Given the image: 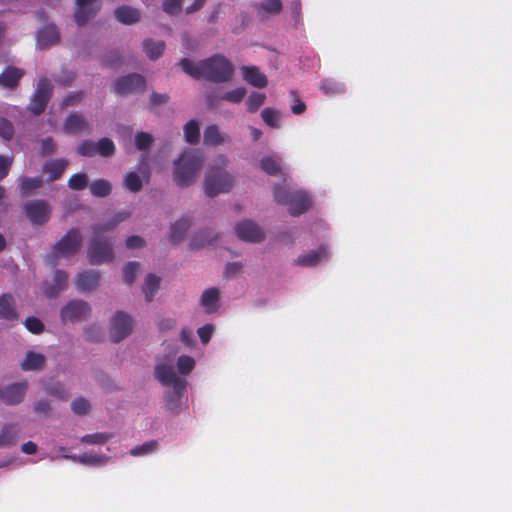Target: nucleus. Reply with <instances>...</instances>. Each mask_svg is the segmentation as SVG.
Segmentation results:
<instances>
[{
	"label": "nucleus",
	"mask_w": 512,
	"mask_h": 512,
	"mask_svg": "<svg viewBox=\"0 0 512 512\" xmlns=\"http://www.w3.org/2000/svg\"><path fill=\"white\" fill-rule=\"evenodd\" d=\"M257 13L264 18L270 15H277L282 11L281 0H261L256 5Z\"/></svg>",
	"instance_id": "31"
},
{
	"label": "nucleus",
	"mask_w": 512,
	"mask_h": 512,
	"mask_svg": "<svg viewBox=\"0 0 512 512\" xmlns=\"http://www.w3.org/2000/svg\"><path fill=\"white\" fill-rule=\"evenodd\" d=\"M246 88L238 87L228 91L221 96V99L230 103H240L246 95Z\"/></svg>",
	"instance_id": "53"
},
{
	"label": "nucleus",
	"mask_w": 512,
	"mask_h": 512,
	"mask_svg": "<svg viewBox=\"0 0 512 512\" xmlns=\"http://www.w3.org/2000/svg\"><path fill=\"white\" fill-rule=\"evenodd\" d=\"M158 448V442L155 440L146 442L142 445L136 446L131 449L130 454L133 456H146L155 452Z\"/></svg>",
	"instance_id": "45"
},
{
	"label": "nucleus",
	"mask_w": 512,
	"mask_h": 512,
	"mask_svg": "<svg viewBox=\"0 0 512 512\" xmlns=\"http://www.w3.org/2000/svg\"><path fill=\"white\" fill-rule=\"evenodd\" d=\"M216 237L212 235V232L210 231H202L199 236L195 237L192 242L191 246L194 248H199L204 245H211L215 242Z\"/></svg>",
	"instance_id": "54"
},
{
	"label": "nucleus",
	"mask_w": 512,
	"mask_h": 512,
	"mask_svg": "<svg viewBox=\"0 0 512 512\" xmlns=\"http://www.w3.org/2000/svg\"><path fill=\"white\" fill-rule=\"evenodd\" d=\"M15 134L14 125L4 117H0V137L5 141L13 139Z\"/></svg>",
	"instance_id": "49"
},
{
	"label": "nucleus",
	"mask_w": 512,
	"mask_h": 512,
	"mask_svg": "<svg viewBox=\"0 0 512 512\" xmlns=\"http://www.w3.org/2000/svg\"><path fill=\"white\" fill-rule=\"evenodd\" d=\"M91 312L90 305L83 300L69 301L60 312L63 323L84 320Z\"/></svg>",
	"instance_id": "11"
},
{
	"label": "nucleus",
	"mask_w": 512,
	"mask_h": 512,
	"mask_svg": "<svg viewBox=\"0 0 512 512\" xmlns=\"http://www.w3.org/2000/svg\"><path fill=\"white\" fill-rule=\"evenodd\" d=\"M18 429L15 423H6L0 432V448L12 447L17 444Z\"/></svg>",
	"instance_id": "27"
},
{
	"label": "nucleus",
	"mask_w": 512,
	"mask_h": 512,
	"mask_svg": "<svg viewBox=\"0 0 512 512\" xmlns=\"http://www.w3.org/2000/svg\"><path fill=\"white\" fill-rule=\"evenodd\" d=\"M130 217V212L122 210L117 212L113 217L104 223H98L92 226L93 234H102L107 231L113 230L119 223L123 222Z\"/></svg>",
	"instance_id": "25"
},
{
	"label": "nucleus",
	"mask_w": 512,
	"mask_h": 512,
	"mask_svg": "<svg viewBox=\"0 0 512 512\" xmlns=\"http://www.w3.org/2000/svg\"><path fill=\"white\" fill-rule=\"evenodd\" d=\"M184 136L187 142L195 144L199 141L200 130L197 121L190 120L184 126Z\"/></svg>",
	"instance_id": "41"
},
{
	"label": "nucleus",
	"mask_w": 512,
	"mask_h": 512,
	"mask_svg": "<svg viewBox=\"0 0 512 512\" xmlns=\"http://www.w3.org/2000/svg\"><path fill=\"white\" fill-rule=\"evenodd\" d=\"M274 199L277 203L287 205L292 216L305 213L312 205V198L304 190L288 189L285 185L274 187Z\"/></svg>",
	"instance_id": "4"
},
{
	"label": "nucleus",
	"mask_w": 512,
	"mask_h": 512,
	"mask_svg": "<svg viewBox=\"0 0 512 512\" xmlns=\"http://www.w3.org/2000/svg\"><path fill=\"white\" fill-rule=\"evenodd\" d=\"M44 180L42 176H20L17 179V188L21 197L26 198L36 194V192L42 188Z\"/></svg>",
	"instance_id": "18"
},
{
	"label": "nucleus",
	"mask_w": 512,
	"mask_h": 512,
	"mask_svg": "<svg viewBox=\"0 0 512 512\" xmlns=\"http://www.w3.org/2000/svg\"><path fill=\"white\" fill-rule=\"evenodd\" d=\"M68 274L63 270H57L54 273L53 284H45L44 294L48 298H55L61 291L67 288Z\"/></svg>",
	"instance_id": "23"
},
{
	"label": "nucleus",
	"mask_w": 512,
	"mask_h": 512,
	"mask_svg": "<svg viewBox=\"0 0 512 512\" xmlns=\"http://www.w3.org/2000/svg\"><path fill=\"white\" fill-rule=\"evenodd\" d=\"M233 187V177L223 168L212 167L207 172L204 181L205 194L215 197L221 193H228Z\"/></svg>",
	"instance_id": "6"
},
{
	"label": "nucleus",
	"mask_w": 512,
	"mask_h": 512,
	"mask_svg": "<svg viewBox=\"0 0 512 512\" xmlns=\"http://www.w3.org/2000/svg\"><path fill=\"white\" fill-rule=\"evenodd\" d=\"M96 146L97 142L85 140L78 146V153L85 157H92L97 154Z\"/></svg>",
	"instance_id": "56"
},
{
	"label": "nucleus",
	"mask_w": 512,
	"mask_h": 512,
	"mask_svg": "<svg viewBox=\"0 0 512 512\" xmlns=\"http://www.w3.org/2000/svg\"><path fill=\"white\" fill-rule=\"evenodd\" d=\"M181 42L183 48L188 51H195L199 46L198 40L188 32L182 33Z\"/></svg>",
	"instance_id": "60"
},
{
	"label": "nucleus",
	"mask_w": 512,
	"mask_h": 512,
	"mask_svg": "<svg viewBox=\"0 0 512 512\" xmlns=\"http://www.w3.org/2000/svg\"><path fill=\"white\" fill-rule=\"evenodd\" d=\"M115 17L119 22L131 25L140 20L141 13L136 8L124 5L115 10Z\"/></svg>",
	"instance_id": "29"
},
{
	"label": "nucleus",
	"mask_w": 512,
	"mask_h": 512,
	"mask_svg": "<svg viewBox=\"0 0 512 512\" xmlns=\"http://www.w3.org/2000/svg\"><path fill=\"white\" fill-rule=\"evenodd\" d=\"M266 96L264 93L253 92L248 97L246 104L249 112H256L259 107L265 102Z\"/></svg>",
	"instance_id": "48"
},
{
	"label": "nucleus",
	"mask_w": 512,
	"mask_h": 512,
	"mask_svg": "<svg viewBox=\"0 0 512 512\" xmlns=\"http://www.w3.org/2000/svg\"><path fill=\"white\" fill-rule=\"evenodd\" d=\"M12 163V156L0 155V181H2L9 174Z\"/></svg>",
	"instance_id": "62"
},
{
	"label": "nucleus",
	"mask_w": 512,
	"mask_h": 512,
	"mask_svg": "<svg viewBox=\"0 0 512 512\" xmlns=\"http://www.w3.org/2000/svg\"><path fill=\"white\" fill-rule=\"evenodd\" d=\"M237 236L244 241L258 243L264 240V230L252 220H243L235 226Z\"/></svg>",
	"instance_id": "14"
},
{
	"label": "nucleus",
	"mask_w": 512,
	"mask_h": 512,
	"mask_svg": "<svg viewBox=\"0 0 512 512\" xmlns=\"http://www.w3.org/2000/svg\"><path fill=\"white\" fill-rule=\"evenodd\" d=\"M144 88L145 79L136 73L123 76L114 84V91L120 95L143 91Z\"/></svg>",
	"instance_id": "15"
},
{
	"label": "nucleus",
	"mask_w": 512,
	"mask_h": 512,
	"mask_svg": "<svg viewBox=\"0 0 512 512\" xmlns=\"http://www.w3.org/2000/svg\"><path fill=\"white\" fill-rule=\"evenodd\" d=\"M178 65L193 78H203L214 83L228 82L233 75V66L230 61L221 54L194 62L188 58H182Z\"/></svg>",
	"instance_id": "1"
},
{
	"label": "nucleus",
	"mask_w": 512,
	"mask_h": 512,
	"mask_svg": "<svg viewBox=\"0 0 512 512\" xmlns=\"http://www.w3.org/2000/svg\"><path fill=\"white\" fill-rule=\"evenodd\" d=\"M225 135H223L216 125L208 126L204 131V143L210 146H217L225 141Z\"/></svg>",
	"instance_id": "37"
},
{
	"label": "nucleus",
	"mask_w": 512,
	"mask_h": 512,
	"mask_svg": "<svg viewBox=\"0 0 512 512\" xmlns=\"http://www.w3.org/2000/svg\"><path fill=\"white\" fill-rule=\"evenodd\" d=\"M177 370L182 375L189 374L195 367V360L187 355H182L177 360Z\"/></svg>",
	"instance_id": "46"
},
{
	"label": "nucleus",
	"mask_w": 512,
	"mask_h": 512,
	"mask_svg": "<svg viewBox=\"0 0 512 512\" xmlns=\"http://www.w3.org/2000/svg\"><path fill=\"white\" fill-rule=\"evenodd\" d=\"M155 378L164 386H170L171 391L165 394L166 409L172 414L181 413L185 405L187 381L176 375L173 359L159 360L155 366Z\"/></svg>",
	"instance_id": "2"
},
{
	"label": "nucleus",
	"mask_w": 512,
	"mask_h": 512,
	"mask_svg": "<svg viewBox=\"0 0 512 512\" xmlns=\"http://www.w3.org/2000/svg\"><path fill=\"white\" fill-rule=\"evenodd\" d=\"M59 32L54 25H47L37 33V46L47 49L59 41Z\"/></svg>",
	"instance_id": "24"
},
{
	"label": "nucleus",
	"mask_w": 512,
	"mask_h": 512,
	"mask_svg": "<svg viewBox=\"0 0 512 512\" xmlns=\"http://www.w3.org/2000/svg\"><path fill=\"white\" fill-rule=\"evenodd\" d=\"M88 257L93 265L112 261L114 252L110 240L102 234H94L89 243Z\"/></svg>",
	"instance_id": "8"
},
{
	"label": "nucleus",
	"mask_w": 512,
	"mask_h": 512,
	"mask_svg": "<svg viewBox=\"0 0 512 512\" xmlns=\"http://www.w3.org/2000/svg\"><path fill=\"white\" fill-rule=\"evenodd\" d=\"M26 218L34 226H44L52 216L53 208L47 200L30 199L22 205Z\"/></svg>",
	"instance_id": "7"
},
{
	"label": "nucleus",
	"mask_w": 512,
	"mask_h": 512,
	"mask_svg": "<svg viewBox=\"0 0 512 512\" xmlns=\"http://www.w3.org/2000/svg\"><path fill=\"white\" fill-rule=\"evenodd\" d=\"M68 163V160L65 158L47 160L42 166V172L48 175L46 182H53L61 178Z\"/></svg>",
	"instance_id": "21"
},
{
	"label": "nucleus",
	"mask_w": 512,
	"mask_h": 512,
	"mask_svg": "<svg viewBox=\"0 0 512 512\" xmlns=\"http://www.w3.org/2000/svg\"><path fill=\"white\" fill-rule=\"evenodd\" d=\"M242 269V264L240 262H231L228 263L225 267L224 276L226 278L235 277Z\"/></svg>",
	"instance_id": "64"
},
{
	"label": "nucleus",
	"mask_w": 512,
	"mask_h": 512,
	"mask_svg": "<svg viewBox=\"0 0 512 512\" xmlns=\"http://www.w3.org/2000/svg\"><path fill=\"white\" fill-rule=\"evenodd\" d=\"M213 332L214 326L212 324H205L204 326L198 328L197 333L202 344L206 345L210 341Z\"/></svg>",
	"instance_id": "63"
},
{
	"label": "nucleus",
	"mask_w": 512,
	"mask_h": 512,
	"mask_svg": "<svg viewBox=\"0 0 512 512\" xmlns=\"http://www.w3.org/2000/svg\"><path fill=\"white\" fill-rule=\"evenodd\" d=\"M112 186L109 181L98 179L90 184V191L95 197H106L111 193Z\"/></svg>",
	"instance_id": "39"
},
{
	"label": "nucleus",
	"mask_w": 512,
	"mask_h": 512,
	"mask_svg": "<svg viewBox=\"0 0 512 512\" xmlns=\"http://www.w3.org/2000/svg\"><path fill=\"white\" fill-rule=\"evenodd\" d=\"M82 244V235L78 229H70L54 246L52 251L46 255L45 261L50 266L58 265L59 258L75 255Z\"/></svg>",
	"instance_id": "5"
},
{
	"label": "nucleus",
	"mask_w": 512,
	"mask_h": 512,
	"mask_svg": "<svg viewBox=\"0 0 512 512\" xmlns=\"http://www.w3.org/2000/svg\"><path fill=\"white\" fill-rule=\"evenodd\" d=\"M0 318L9 321L18 318L15 301L11 294H3L0 297Z\"/></svg>",
	"instance_id": "28"
},
{
	"label": "nucleus",
	"mask_w": 512,
	"mask_h": 512,
	"mask_svg": "<svg viewBox=\"0 0 512 512\" xmlns=\"http://www.w3.org/2000/svg\"><path fill=\"white\" fill-rule=\"evenodd\" d=\"M243 78L250 85L263 88L267 85L266 76L259 71V69L255 66H243L242 67Z\"/></svg>",
	"instance_id": "26"
},
{
	"label": "nucleus",
	"mask_w": 512,
	"mask_h": 512,
	"mask_svg": "<svg viewBox=\"0 0 512 512\" xmlns=\"http://www.w3.org/2000/svg\"><path fill=\"white\" fill-rule=\"evenodd\" d=\"M160 278L154 274L147 275L144 285L142 287L145 299L147 302H151L159 289Z\"/></svg>",
	"instance_id": "38"
},
{
	"label": "nucleus",
	"mask_w": 512,
	"mask_h": 512,
	"mask_svg": "<svg viewBox=\"0 0 512 512\" xmlns=\"http://www.w3.org/2000/svg\"><path fill=\"white\" fill-rule=\"evenodd\" d=\"M125 187L131 192H139L142 189V180L137 172H129L124 178Z\"/></svg>",
	"instance_id": "44"
},
{
	"label": "nucleus",
	"mask_w": 512,
	"mask_h": 512,
	"mask_svg": "<svg viewBox=\"0 0 512 512\" xmlns=\"http://www.w3.org/2000/svg\"><path fill=\"white\" fill-rule=\"evenodd\" d=\"M97 154L108 157L114 154L115 146L111 139L102 138L97 142Z\"/></svg>",
	"instance_id": "52"
},
{
	"label": "nucleus",
	"mask_w": 512,
	"mask_h": 512,
	"mask_svg": "<svg viewBox=\"0 0 512 512\" xmlns=\"http://www.w3.org/2000/svg\"><path fill=\"white\" fill-rule=\"evenodd\" d=\"M100 277V272L97 270L82 271L77 275L76 287L81 292H90L98 287Z\"/></svg>",
	"instance_id": "19"
},
{
	"label": "nucleus",
	"mask_w": 512,
	"mask_h": 512,
	"mask_svg": "<svg viewBox=\"0 0 512 512\" xmlns=\"http://www.w3.org/2000/svg\"><path fill=\"white\" fill-rule=\"evenodd\" d=\"M64 131L69 134H78L81 132L90 133L91 126L82 114L74 112L66 118Z\"/></svg>",
	"instance_id": "20"
},
{
	"label": "nucleus",
	"mask_w": 512,
	"mask_h": 512,
	"mask_svg": "<svg viewBox=\"0 0 512 512\" xmlns=\"http://www.w3.org/2000/svg\"><path fill=\"white\" fill-rule=\"evenodd\" d=\"M260 166L267 174H281V159L276 154L264 157L260 162Z\"/></svg>",
	"instance_id": "36"
},
{
	"label": "nucleus",
	"mask_w": 512,
	"mask_h": 512,
	"mask_svg": "<svg viewBox=\"0 0 512 512\" xmlns=\"http://www.w3.org/2000/svg\"><path fill=\"white\" fill-rule=\"evenodd\" d=\"M24 325L26 329L33 334H40L44 330V324L36 317L31 316L26 318Z\"/></svg>",
	"instance_id": "58"
},
{
	"label": "nucleus",
	"mask_w": 512,
	"mask_h": 512,
	"mask_svg": "<svg viewBox=\"0 0 512 512\" xmlns=\"http://www.w3.org/2000/svg\"><path fill=\"white\" fill-rule=\"evenodd\" d=\"M42 156H50L56 152L57 143L52 137H45L40 141Z\"/></svg>",
	"instance_id": "57"
},
{
	"label": "nucleus",
	"mask_w": 512,
	"mask_h": 512,
	"mask_svg": "<svg viewBox=\"0 0 512 512\" xmlns=\"http://www.w3.org/2000/svg\"><path fill=\"white\" fill-rule=\"evenodd\" d=\"M52 90L51 82L47 78H41L28 109L35 115L43 113L52 95Z\"/></svg>",
	"instance_id": "10"
},
{
	"label": "nucleus",
	"mask_w": 512,
	"mask_h": 512,
	"mask_svg": "<svg viewBox=\"0 0 512 512\" xmlns=\"http://www.w3.org/2000/svg\"><path fill=\"white\" fill-rule=\"evenodd\" d=\"M320 90L325 95L336 96L345 93L346 86L344 83L334 79H325L320 84Z\"/></svg>",
	"instance_id": "35"
},
{
	"label": "nucleus",
	"mask_w": 512,
	"mask_h": 512,
	"mask_svg": "<svg viewBox=\"0 0 512 512\" xmlns=\"http://www.w3.org/2000/svg\"><path fill=\"white\" fill-rule=\"evenodd\" d=\"M184 0H164L163 11L170 15H176L181 11Z\"/></svg>",
	"instance_id": "59"
},
{
	"label": "nucleus",
	"mask_w": 512,
	"mask_h": 512,
	"mask_svg": "<svg viewBox=\"0 0 512 512\" xmlns=\"http://www.w3.org/2000/svg\"><path fill=\"white\" fill-rule=\"evenodd\" d=\"M75 21L79 26L93 18L100 8V0H76Z\"/></svg>",
	"instance_id": "16"
},
{
	"label": "nucleus",
	"mask_w": 512,
	"mask_h": 512,
	"mask_svg": "<svg viewBox=\"0 0 512 512\" xmlns=\"http://www.w3.org/2000/svg\"><path fill=\"white\" fill-rule=\"evenodd\" d=\"M263 121L271 128L280 127V113L272 108H265L261 112Z\"/></svg>",
	"instance_id": "43"
},
{
	"label": "nucleus",
	"mask_w": 512,
	"mask_h": 512,
	"mask_svg": "<svg viewBox=\"0 0 512 512\" xmlns=\"http://www.w3.org/2000/svg\"><path fill=\"white\" fill-rule=\"evenodd\" d=\"M83 98V92L77 91V92H71L68 94L61 102V107H69V106H76L78 105Z\"/></svg>",
	"instance_id": "61"
},
{
	"label": "nucleus",
	"mask_w": 512,
	"mask_h": 512,
	"mask_svg": "<svg viewBox=\"0 0 512 512\" xmlns=\"http://www.w3.org/2000/svg\"><path fill=\"white\" fill-rule=\"evenodd\" d=\"M140 264L136 261L127 263L123 268L124 282L132 284L136 278V274L139 271Z\"/></svg>",
	"instance_id": "51"
},
{
	"label": "nucleus",
	"mask_w": 512,
	"mask_h": 512,
	"mask_svg": "<svg viewBox=\"0 0 512 512\" xmlns=\"http://www.w3.org/2000/svg\"><path fill=\"white\" fill-rule=\"evenodd\" d=\"M23 71L16 67H7L0 74V85L6 88H14L23 76Z\"/></svg>",
	"instance_id": "30"
},
{
	"label": "nucleus",
	"mask_w": 512,
	"mask_h": 512,
	"mask_svg": "<svg viewBox=\"0 0 512 512\" xmlns=\"http://www.w3.org/2000/svg\"><path fill=\"white\" fill-rule=\"evenodd\" d=\"M62 458L69 459L74 462L81 463L83 465H89V466H103L105 465L109 460L110 457L105 454H99L93 451L85 452L80 455H74V454H63Z\"/></svg>",
	"instance_id": "17"
},
{
	"label": "nucleus",
	"mask_w": 512,
	"mask_h": 512,
	"mask_svg": "<svg viewBox=\"0 0 512 512\" xmlns=\"http://www.w3.org/2000/svg\"><path fill=\"white\" fill-rule=\"evenodd\" d=\"M190 225V219L187 217H183L172 224L170 227V241L173 243L182 241Z\"/></svg>",
	"instance_id": "32"
},
{
	"label": "nucleus",
	"mask_w": 512,
	"mask_h": 512,
	"mask_svg": "<svg viewBox=\"0 0 512 512\" xmlns=\"http://www.w3.org/2000/svg\"><path fill=\"white\" fill-rule=\"evenodd\" d=\"M153 142V137L151 134L146 132H138L135 135V145L137 149L146 152L150 149L151 144Z\"/></svg>",
	"instance_id": "50"
},
{
	"label": "nucleus",
	"mask_w": 512,
	"mask_h": 512,
	"mask_svg": "<svg viewBox=\"0 0 512 512\" xmlns=\"http://www.w3.org/2000/svg\"><path fill=\"white\" fill-rule=\"evenodd\" d=\"M90 403L83 397L76 398L71 403L72 411L77 415H86L90 411Z\"/></svg>",
	"instance_id": "55"
},
{
	"label": "nucleus",
	"mask_w": 512,
	"mask_h": 512,
	"mask_svg": "<svg viewBox=\"0 0 512 512\" xmlns=\"http://www.w3.org/2000/svg\"><path fill=\"white\" fill-rule=\"evenodd\" d=\"M331 253L327 245H321L316 250H309L301 253L294 261L293 265L301 267H315L330 259Z\"/></svg>",
	"instance_id": "13"
},
{
	"label": "nucleus",
	"mask_w": 512,
	"mask_h": 512,
	"mask_svg": "<svg viewBox=\"0 0 512 512\" xmlns=\"http://www.w3.org/2000/svg\"><path fill=\"white\" fill-rule=\"evenodd\" d=\"M27 390V381L15 382L7 386H0V401L8 406L18 405L23 401Z\"/></svg>",
	"instance_id": "12"
},
{
	"label": "nucleus",
	"mask_w": 512,
	"mask_h": 512,
	"mask_svg": "<svg viewBox=\"0 0 512 512\" xmlns=\"http://www.w3.org/2000/svg\"><path fill=\"white\" fill-rule=\"evenodd\" d=\"M88 185V176L84 173H76L68 180V187L72 190H83Z\"/></svg>",
	"instance_id": "47"
},
{
	"label": "nucleus",
	"mask_w": 512,
	"mask_h": 512,
	"mask_svg": "<svg viewBox=\"0 0 512 512\" xmlns=\"http://www.w3.org/2000/svg\"><path fill=\"white\" fill-rule=\"evenodd\" d=\"M45 364V356L40 353L28 352L21 363L24 371L41 370Z\"/></svg>",
	"instance_id": "33"
},
{
	"label": "nucleus",
	"mask_w": 512,
	"mask_h": 512,
	"mask_svg": "<svg viewBox=\"0 0 512 512\" xmlns=\"http://www.w3.org/2000/svg\"><path fill=\"white\" fill-rule=\"evenodd\" d=\"M143 49L149 59L155 60L163 54L165 43L162 40L146 39L143 42Z\"/></svg>",
	"instance_id": "34"
},
{
	"label": "nucleus",
	"mask_w": 512,
	"mask_h": 512,
	"mask_svg": "<svg viewBox=\"0 0 512 512\" xmlns=\"http://www.w3.org/2000/svg\"><path fill=\"white\" fill-rule=\"evenodd\" d=\"M113 437L112 433L108 432H97L93 434H87L80 438V441L84 444L89 445H103Z\"/></svg>",
	"instance_id": "40"
},
{
	"label": "nucleus",
	"mask_w": 512,
	"mask_h": 512,
	"mask_svg": "<svg viewBox=\"0 0 512 512\" xmlns=\"http://www.w3.org/2000/svg\"><path fill=\"white\" fill-rule=\"evenodd\" d=\"M133 318L123 311H117L109 322V336L112 342L118 343L127 338L133 331Z\"/></svg>",
	"instance_id": "9"
},
{
	"label": "nucleus",
	"mask_w": 512,
	"mask_h": 512,
	"mask_svg": "<svg viewBox=\"0 0 512 512\" xmlns=\"http://www.w3.org/2000/svg\"><path fill=\"white\" fill-rule=\"evenodd\" d=\"M199 304L206 314L215 313L220 308V291L215 287L204 290Z\"/></svg>",
	"instance_id": "22"
},
{
	"label": "nucleus",
	"mask_w": 512,
	"mask_h": 512,
	"mask_svg": "<svg viewBox=\"0 0 512 512\" xmlns=\"http://www.w3.org/2000/svg\"><path fill=\"white\" fill-rule=\"evenodd\" d=\"M46 392L61 400H66L69 397V392L65 385L61 382H53L45 387Z\"/></svg>",
	"instance_id": "42"
},
{
	"label": "nucleus",
	"mask_w": 512,
	"mask_h": 512,
	"mask_svg": "<svg viewBox=\"0 0 512 512\" xmlns=\"http://www.w3.org/2000/svg\"><path fill=\"white\" fill-rule=\"evenodd\" d=\"M204 161L203 153L197 149L185 150L174 162V180L180 187H188L195 182Z\"/></svg>",
	"instance_id": "3"
}]
</instances>
